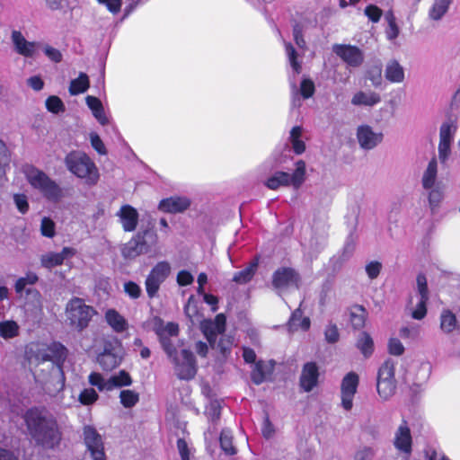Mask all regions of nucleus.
<instances>
[{"label": "nucleus", "instance_id": "nucleus-52", "mask_svg": "<svg viewBox=\"0 0 460 460\" xmlns=\"http://www.w3.org/2000/svg\"><path fill=\"white\" fill-rule=\"evenodd\" d=\"M220 413V402L217 400L210 401L205 410V414L207 415L208 419L212 422H216L219 419Z\"/></svg>", "mask_w": 460, "mask_h": 460}, {"label": "nucleus", "instance_id": "nucleus-31", "mask_svg": "<svg viewBox=\"0 0 460 460\" xmlns=\"http://www.w3.org/2000/svg\"><path fill=\"white\" fill-rule=\"evenodd\" d=\"M458 321L456 314L449 309L444 308L439 315L440 330L447 334L452 333L458 328Z\"/></svg>", "mask_w": 460, "mask_h": 460}, {"label": "nucleus", "instance_id": "nucleus-37", "mask_svg": "<svg viewBox=\"0 0 460 460\" xmlns=\"http://www.w3.org/2000/svg\"><path fill=\"white\" fill-rule=\"evenodd\" d=\"M89 86L90 81L88 75L81 72L77 78L71 81L68 91L71 95H77L85 93Z\"/></svg>", "mask_w": 460, "mask_h": 460}, {"label": "nucleus", "instance_id": "nucleus-10", "mask_svg": "<svg viewBox=\"0 0 460 460\" xmlns=\"http://www.w3.org/2000/svg\"><path fill=\"white\" fill-rule=\"evenodd\" d=\"M417 294L410 300L411 317L421 320L427 314V302L429 300L428 281L424 274L420 273L416 279Z\"/></svg>", "mask_w": 460, "mask_h": 460}, {"label": "nucleus", "instance_id": "nucleus-14", "mask_svg": "<svg viewBox=\"0 0 460 460\" xmlns=\"http://www.w3.org/2000/svg\"><path fill=\"white\" fill-rule=\"evenodd\" d=\"M299 280V275L291 268H280L272 276V285L279 295L288 289H297Z\"/></svg>", "mask_w": 460, "mask_h": 460}, {"label": "nucleus", "instance_id": "nucleus-59", "mask_svg": "<svg viewBox=\"0 0 460 460\" xmlns=\"http://www.w3.org/2000/svg\"><path fill=\"white\" fill-rule=\"evenodd\" d=\"M375 450L370 447H362L357 450L353 460H372L375 456Z\"/></svg>", "mask_w": 460, "mask_h": 460}, {"label": "nucleus", "instance_id": "nucleus-63", "mask_svg": "<svg viewBox=\"0 0 460 460\" xmlns=\"http://www.w3.org/2000/svg\"><path fill=\"white\" fill-rule=\"evenodd\" d=\"M124 290L131 298L134 299L138 298L141 295L140 287L133 281L126 282L124 284Z\"/></svg>", "mask_w": 460, "mask_h": 460}, {"label": "nucleus", "instance_id": "nucleus-26", "mask_svg": "<svg viewBox=\"0 0 460 460\" xmlns=\"http://www.w3.org/2000/svg\"><path fill=\"white\" fill-rule=\"evenodd\" d=\"M319 371L315 363L308 362L305 364L301 376L300 385L305 392H310L318 383Z\"/></svg>", "mask_w": 460, "mask_h": 460}, {"label": "nucleus", "instance_id": "nucleus-24", "mask_svg": "<svg viewBox=\"0 0 460 460\" xmlns=\"http://www.w3.org/2000/svg\"><path fill=\"white\" fill-rule=\"evenodd\" d=\"M291 92L293 107H300L301 100L299 95H301L304 99L311 98L315 92L314 83L309 78H303L300 83L299 89H297L296 84H291Z\"/></svg>", "mask_w": 460, "mask_h": 460}, {"label": "nucleus", "instance_id": "nucleus-4", "mask_svg": "<svg viewBox=\"0 0 460 460\" xmlns=\"http://www.w3.org/2000/svg\"><path fill=\"white\" fill-rule=\"evenodd\" d=\"M66 169L77 178L83 179L88 185H95L100 178L99 170L94 162L82 151H72L65 157Z\"/></svg>", "mask_w": 460, "mask_h": 460}, {"label": "nucleus", "instance_id": "nucleus-6", "mask_svg": "<svg viewBox=\"0 0 460 460\" xmlns=\"http://www.w3.org/2000/svg\"><path fill=\"white\" fill-rule=\"evenodd\" d=\"M226 322V316L219 314L214 320H205L201 323V330L210 346L218 349L224 356L230 352L233 345L232 338L223 335Z\"/></svg>", "mask_w": 460, "mask_h": 460}, {"label": "nucleus", "instance_id": "nucleus-1", "mask_svg": "<svg viewBox=\"0 0 460 460\" xmlns=\"http://www.w3.org/2000/svg\"><path fill=\"white\" fill-rule=\"evenodd\" d=\"M67 349L60 342L43 345L35 351L37 365L34 370L35 380L45 389L60 392L65 387L66 377L63 365L67 358Z\"/></svg>", "mask_w": 460, "mask_h": 460}, {"label": "nucleus", "instance_id": "nucleus-48", "mask_svg": "<svg viewBox=\"0 0 460 460\" xmlns=\"http://www.w3.org/2000/svg\"><path fill=\"white\" fill-rule=\"evenodd\" d=\"M367 79L371 82L374 87H379L382 84V66L380 63L370 66L366 74Z\"/></svg>", "mask_w": 460, "mask_h": 460}, {"label": "nucleus", "instance_id": "nucleus-3", "mask_svg": "<svg viewBox=\"0 0 460 460\" xmlns=\"http://www.w3.org/2000/svg\"><path fill=\"white\" fill-rule=\"evenodd\" d=\"M420 185L425 193L427 207L431 216H436L446 199L447 186L438 181V159L433 157L428 163L420 177Z\"/></svg>", "mask_w": 460, "mask_h": 460}, {"label": "nucleus", "instance_id": "nucleus-60", "mask_svg": "<svg viewBox=\"0 0 460 460\" xmlns=\"http://www.w3.org/2000/svg\"><path fill=\"white\" fill-rule=\"evenodd\" d=\"M13 201L17 209L22 213L25 214L29 210V203L26 195L24 194H14Z\"/></svg>", "mask_w": 460, "mask_h": 460}, {"label": "nucleus", "instance_id": "nucleus-34", "mask_svg": "<svg viewBox=\"0 0 460 460\" xmlns=\"http://www.w3.org/2000/svg\"><path fill=\"white\" fill-rule=\"evenodd\" d=\"M310 327V320L308 317H302V312L300 308L295 310L288 321V330L293 332L298 331H307Z\"/></svg>", "mask_w": 460, "mask_h": 460}, {"label": "nucleus", "instance_id": "nucleus-2", "mask_svg": "<svg viewBox=\"0 0 460 460\" xmlns=\"http://www.w3.org/2000/svg\"><path fill=\"white\" fill-rule=\"evenodd\" d=\"M29 434L36 444L44 448L54 449L62 440V432L56 418L45 408L34 407L24 414Z\"/></svg>", "mask_w": 460, "mask_h": 460}, {"label": "nucleus", "instance_id": "nucleus-36", "mask_svg": "<svg viewBox=\"0 0 460 460\" xmlns=\"http://www.w3.org/2000/svg\"><path fill=\"white\" fill-rule=\"evenodd\" d=\"M303 128L300 126H295L289 132L288 140L291 143L293 151L296 155H301L305 151V144L302 140Z\"/></svg>", "mask_w": 460, "mask_h": 460}, {"label": "nucleus", "instance_id": "nucleus-57", "mask_svg": "<svg viewBox=\"0 0 460 460\" xmlns=\"http://www.w3.org/2000/svg\"><path fill=\"white\" fill-rule=\"evenodd\" d=\"M40 233L48 238L54 237L56 234V226L54 221L49 217H43L40 224Z\"/></svg>", "mask_w": 460, "mask_h": 460}, {"label": "nucleus", "instance_id": "nucleus-45", "mask_svg": "<svg viewBox=\"0 0 460 460\" xmlns=\"http://www.w3.org/2000/svg\"><path fill=\"white\" fill-rule=\"evenodd\" d=\"M11 160L10 151L5 143L0 139V182L5 176L6 169L9 167Z\"/></svg>", "mask_w": 460, "mask_h": 460}, {"label": "nucleus", "instance_id": "nucleus-35", "mask_svg": "<svg viewBox=\"0 0 460 460\" xmlns=\"http://www.w3.org/2000/svg\"><path fill=\"white\" fill-rule=\"evenodd\" d=\"M452 0H434L429 9V18L432 21H439L448 11Z\"/></svg>", "mask_w": 460, "mask_h": 460}, {"label": "nucleus", "instance_id": "nucleus-27", "mask_svg": "<svg viewBox=\"0 0 460 460\" xmlns=\"http://www.w3.org/2000/svg\"><path fill=\"white\" fill-rule=\"evenodd\" d=\"M381 96L374 91H358L351 98V104L357 107H374L380 103Z\"/></svg>", "mask_w": 460, "mask_h": 460}, {"label": "nucleus", "instance_id": "nucleus-46", "mask_svg": "<svg viewBox=\"0 0 460 460\" xmlns=\"http://www.w3.org/2000/svg\"><path fill=\"white\" fill-rule=\"evenodd\" d=\"M367 312L363 306L357 305L350 312V323L355 329H360L365 325Z\"/></svg>", "mask_w": 460, "mask_h": 460}, {"label": "nucleus", "instance_id": "nucleus-47", "mask_svg": "<svg viewBox=\"0 0 460 460\" xmlns=\"http://www.w3.org/2000/svg\"><path fill=\"white\" fill-rule=\"evenodd\" d=\"M111 390L118 387L129 386L132 384V378L128 372L120 370L118 374L110 376Z\"/></svg>", "mask_w": 460, "mask_h": 460}, {"label": "nucleus", "instance_id": "nucleus-30", "mask_svg": "<svg viewBox=\"0 0 460 460\" xmlns=\"http://www.w3.org/2000/svg\"><path fill=\"white\" fill-rule=\"evenodd\" d=\"M273 370V365L270 362L258 361L255 363L251 374L252 380L256 385H261Z\"/></svg>", "mask_w": 460, "mask_h": 460}, {"label": "nucleus", "instance_id": "nucleus-38", "mask_svg": "<svg viewBox=\"0 0 460 460\" xmlns=\"http://www.w3.org/2000/svg\"><path fill=\"white\" fill-rule=\"evenodd\" d=\"M25 300V305L34 310H41L42 296L39 290L34 288H28L26 293L22 296Z\"/></svg>", "mask_w": 460, "mask_h": 460}, {"label": "nucleus", "instance_id": "nucleus-42", "mask_svg": "<svg viewBox=\"0 0 460 460\" xmlns=\"http://www.w3.org/2000/svg\"><path fill=\"white\" fill-rule=\"evenodd\" d=\"M356 346L366 358L370 357L374 351V341L365 332L359 334Z\"/></svg>", "mask_w": 460, "mask_h": 460}, {"label": "nucleus", "instance_id": "nucleus-55", "mask_svg": "<svg viewBox=\"0 0 460 460\" xmlns=\"http://www.w3.org/2000/svg\"><path fill=\"white\" fill-rule=\"evenodd\" d=\"M220 446L222 450L229 456L236 453V450L232 443V436L227 431H222L220 435Z\"/></svg>", "mask_w": 460, "mask_h": 460}, {"label": "nucleus", "instance_id": "nucleus-53", "mask_svg": "<svg viewBox=\"0 0 460 460\" xmlns=\"http://www.w3.org/2000/svg\"><path fill=\"white\" fill-rule=\"evenodd\" d=\"M98 398L99 395L93 388H85L80 393L78 401L81 404L88 406L93 404Z\"/></svg>", "mask_w": 460, "mask_h": 460}, {"label": "nucleus", "instance_id": "nucleus-61", "mask_svg": "<svg viewBox=\"0 0 460 460\" xmlns=\"http://www.w3.org/2000/svg\"><path fill=\"white\" fill-rule=\"evenodd\" d=\"M303 30L304 28L300 23H296L293 27L294 40L300 49L305 48V40L303 36Z\"/></svg>", "mask_w": 460, "mask_h": 460}, {"label": "nucleus", "instance_id": "nucleus-28", "mask_svg": "<svg viewBox=\"0 0 460 460\" xmlns=\"http://www.w3.org/2000/svg\"><path fill=\"white\" fill-rule=\"evenodd\" d=\"M105 320L109 326L117 333H121L128 329L126 318L115 309H108L105 313Z\"/></svg>", "mask_w": 460, "mask_h": 460}, {"label": "nucleus", "instance_id": "nucleus-29", "mask_svg": "<svg viewBox=\"0 0 460 460\" xmlns=\"http://www.w3.org/2000/svg\"><path fill=\"white\" fill-rule=\"evenodd\" d=\"M385 76L390 83L401 84L405 79L404 68L397 60H390L385 66Z\"/></svg>", "mask_w": 460, "mask_h": 460}, {"label": "nucleus", "instance_id": "nucleus-54", "mask_svg": "<svg viewBox=\"0 0 460 460\" xmlns=\"http://www.w3.org/2000/svg\"><path fill=\"white\" fill-rule=\"evenodd\" d=\"M46 108L49 112L54 114H58L59 112H63L65 111V105L62 100L55 95L49 96L46 100Z\"/></svg>", "mask_w": 460, "mask_h": 460}, {"label": "nucleus", "instance_id": "nucleus-44", "mask_svg": "<svg viewBox=\"0 0 460 460\" xmlns=\"http://www.w3.org/2000/svg\"><path fill=\"white\" fill-rule=\"evenodd\" d=\"M88 381L91 385L97 387L100 392L111 391L110 377L105 379L100 373H91Z\"/></svg>", "mask_w": 460, "mask_h": 460}, {"label": "nucleus", "instance_id": "nucleus-23", "mask_svg": "<svg viewBox=\"0 0 460 460\" xmlns=\"http://www.w3.org/2000/svg\"><path fill=\"white\" fill-rule=\"evenodd\" d=\"M178 332V325L174 323H167L156 328V334L165 352L176 348L173 340L177 338Z\"/></svg>", "mask_w": 460, "mask_h": 460}, {"label": "nucleus", "instance_id": "nucleus-11", "mask_svg": "<svg viewBox=\"0 0 460 460\" xmlns=\"http://www.w3.org/2000/svg\"><path fill=\"white\" fill-rule=\"evenodd\" d=\"M171 272V264L166 261H159L152 268L145 281L146 294L150 298L157 295L161 285L170 276Z\"/></svg>", "mask_w": 460, "mask_h": 460}, {"label": "nucleus", "instance_id": "nucleus-64", "mask_svg": "<svg viewBox=\"0 0 460 460\" xmlns=\"http://www.w3.org/2000/svg\"><path fill=\"white\" fill-rule=\"evenodd\" d=\"M365 14L373 22H377L382 15V10L376 5H367L365 9Z\"/></svg>", "mask_w": 460, "mask_h": 460}, {"label": "nucleus", "instance_id": "nucleus-21", "mask_svg": "<svg viewBox=\"0 0 460 460\" xmlns=\"http://www.w3.org/2000/svg\"><path fill=\"white\" fill-rule=\"evenodd\" d=\"M11 40L14 50L25 58H32L39 46L38 42L28 41L20 31H13Z\"/></svg>", "mask_w": 460, "mask_h": 460}, {"label": "nucleus", "instance_id": "nucleus-13", "mask_svg": "<svg viewBox=\"0 0 460 460\" xmlns=\"http://www.w3.org/2000/svg\"><path fill=\"white\" fill-rule=\"evenodd\" d=\"M83 436L84 445L92 459L106 460L102 437L98 433L96 429L90 425L84 426Z\"/></svg>", "mask_w": 460, "mask_h": 460}, {"label": "nucleus", "instance_id": "nucleus-15", "mask_svg": "<svg viewBox=\"0 0 460 460\" xmlns=\"http://www.w3.org/2000/svg\"><path fill=\"white\" fill-rule=\"evenodd\" d=\"M359 377L355 372L348 373L341 380V406L344 410L349 411L353 406V398L357 393Z\"/></svg>", "mask_w": 460, "mask_h": 460}, {"label": "nucleus", "instance_id": "nucleus-20", "mask_svg": "<svg viewBox=\"0 0 460 460\" xmlns=\"http://www.w3.org/2000/svg\"><path fill=\"white\" fill-rule=\"evenodd\" d=\"M75 253V249L72 247H64L60 252H46L40 256V265L45 269L51 270L62 265L66 260L72 258Z\"/></svg>", "mask_w": 460, "mask_h": 460}, {"label": "nucleus", "instance_id": "nucleus-39", "mask_svg": "<svg viewBox=\"0 0 460 460\" xmlns=\"http://www.w3.org/2000/svg\"><path fill=\"white\" fill-rule=\"evenodd\" d=\"M20 326L13 320L0 322V337L4 340H10L19 335Z\"/></svg>", "mask_w": 460, "mask_h": 460}, {"label": "nucleus", "instance_id": "nucleus-43", "mask_svg": "<svg viewBox=\"0 0 460 460\" xmlns=\"http://www.w3.org/2000/svg\"><path fill=\"white\" fill-rule=\"evenodd\" d=\"M257 267L258 261L254 260L244 270L235 273L233 277V280L238 284H245L249 282L254 276Z\"/></svg>", "mask_w": 460, "mask_h": 460}, {"label": "nucleus", "instance_id": "nucleus-19", "mask_svg": "<svg viewBox=\"0 0 460 460\" xmlns=\"http://www.w3.org/2000/svg\"><path fill=\"white\" fill-rule=\"evenodd\" d=\"M357 139L362 149L371 150L382 142L383 134L368 125H361L357 128Z\"/></svg>", "mask_w": 460, "mask_h": 460}, {"label": "nucleus", "instance_id": "nucleus-56", "mask_svg": "<svg viewBox=\"0 0 460 460\" xmlns=\"http://www.w3.org/2000/svg\"><path fill=\"white\" fill-rule=\"evenodd\" d=\"M399 335L401 338L407 340H415L420 336V326L417 324H410L402 326L399 330Z\"/></svg>", "mask_w": 460, "mask_h": 460}, {"label": "nucleus", "instance_id": "nucleus-16", "mask_svg": "<svg viewBox=\"0 0 460 460\" xmlns=\"http://www.w3.org/2000/svg\"><path fill=\"white\" fill-rule=\"evenodd\" d=\"M393 444L408 459L412 451V438L411 429L405 420L394 431Z\"/></svg>", "mask_w": 460, "mask_h": 460}, {"label": "nucleus", "instance_id": "nucleus-41", "mask_svg": "<svg viewBox=\"0 0 460 460\" xmlns=\"http://www.w3.org/2000/svg\"><path fill=\"white\" fill-rule=\"evenodd\" d=\"M290 174L285 172H276L265 182V185L270 190H277L280 186H288Z\"/></svg>", "mask_w": 460, "mask_h": 460}, {"label": "nucleus", "instance_id": "nucleus-25", "mask_svg": "<svg viewBox=\"0 0 460 460\" xmlns=\"http://www.w3.org/2000/svg\"><path fill=\"white\" fill-rule=\"evenodd\" d=\"M190 206V201L186 197H170L160 201L158 208L165 213H181Z\"/></svg>", "mask_w": 460, "mask_h": 460}, {"label": "nucleus", "instance_id": "nucleus-8", "mask_svg": "<svg viewBox=\"0 0 460 460\" xmlns=\"http://www.w3.org/2000/svg\"><path fill=\"white\" fill-rule=\"evenodd\" d=\"M173 364V368L176 376L180 379L190 380L192 379L197 373V366L193 354L186 349L177 348L165 352Z\"/></svg>", "mask_w": 460, "mask_h": 460}, {"label": "nucleus", "instance_id": "nucleus-9", "mask_svg": "<svg viewBox=\"0 0 460 460\" xmlns=\"http://www.w3.org/2000/svg\"><path fill=\"white\" fill-rule=\"evenodd\" d=\"M394 371L395 363L390 358L386 359L378 369L376 390L379 396L384 400L389 399L395 393L396 381Z\"/></svg>", "mask_w": 460, "mask_h": 460}, {"label": "nucleus", "instance_id": "nucleus-62", "mask_svg": "<svg viewBox=\"0 0 460 460\" xmlns=\"http://www.w3.org/2000/svg\"><path fill=\"white\" fill-rule=\"evenodd\" d=\"M382 269V264L379 261H373L366 265V272L370 279L377 278Z\"/></svg>", "mask_w": 460, "mask_h": 460}, {"label": "nucleus", "instance_id": "nucleus-50", "mask_svg": "<svg viewBox=\"0 0 460 460\" xmlns=\"http://www.w3.org/2000/svg\"><path fill=\"white\" fill-rule=\"evenodd\" d=\"M119 399L125 408H132L138 402L139 394L134 390L126 389L120 392Z\"/></svg>", "mask_w": 460, "mask_h": 460}, {"label": "nucleus", "instance_id": "nucleus-40", "mask_svg": "<svg viewBox=\"0 0 460 460\" xmlns=\"http://www.w3.org/2000/svg\"><path fill=\"white\" fill-rule=\"evenodd\" d=\"M305 179V163L299 160L296 163V170L290 174L289 185H292L296 190L299 189L304 183Z\"/></svg>", "mask_w": 460, "mask_h": 460}, {"label": "nucleus", "instance_id": "nucleus-33", "mask_svg": "<svg viewBox=\"0 0 460 460\" xmlns=\"http://www.w3.org/2000/svg\"><path fill=\"white\" fill-rule=\"evenodd\" d=\"M86 104L92 111L94 118L102 124L106 125L108 123V118L105 115L104 109L102 102L93 96H87Z\"/></svg>", "mask_w": 460, "mask_h": 460}, {"label": "nucleus", "instance_id": "nucleus-49", "mask_svg": "<svg viewBox=\"0 0 460 460\" xmlns=\"http://www.w3.org/2000/svg\"><path fill=\"white\" fill-rule=\"evenodd\" d=\"M141 254L142 251L139 248L138 239H136L135 236L122 248V255L126 259H134Z\"/></svg>", "mask_w": 460, "mask_h": 460}, {"label": "nucleus", "instance_id": "nucleus-22", "mask_svg": "<svg viewBox=\"0 0 460 460\" xmlns=\"http://www.w3.org/2000/svg\"><path fill=\"white\" fill-rule=\"evenodd\" d=\"M119 222L125 232H133L138 224V212L130 205H123L116 213Z\"/></svg>", "mask_w": 460, "mask_h": 460}, {"label": "nucleus", "instance_id": "nucleus-17", "mask_svg": "<svg viewBox=\"0 0 460 460\" xmlns=\"http://www.w3.org/2000/svg\"><path fill=\"white\" fill-rule=\"evenodd\" d=\"M123 352L120 344L113 346L106 344L104 350L99 354L97 361L100 366L106 371H110L117 367L122 360Z\"/></svg>", "mask_w": 460, "mask_h": 460}, {"label": "nucleus", "instance_id": "nucleus-18", "mask_svg": "<svg viewBox=\"0 0 460 460\" xmlns=\"http://www.w3.org/2000/svg\"><path fill=\"white\" fill-rule=\"evenodd\" d=\"M332 51L349 66L358 67L363 63V52L356 46L335 44Z\"/></svg>", "mask_w": 460, "mask_h": 460}, {"label": "nucleus", "instance_id": "nucleus-5", "mask_svg": "<svg viewBox=\"0 0 460 460\" xmlns=\"http://www.w3.org/2000/svg\"><path fill=\"white\" fill-rule=\"evenodd\" d=\"M23 172L31 186L39 190L48 200L56 203L65 197L63 189L43 171L32 165H26Z\"/></svg>", "mask_w": 460, "mask_h": 460}, {"label": "nucleus", "instance_id": "nucleus-58", "mask_svg": "<svg viewBox=\"0 0 460 460\" xmlns=\"http://www.w3.org/2000/svg\"><path fill=\"white\" fill-rule=\"evenodd\" d=\"M388 352L393 356H402L404 353V346L398 338H390L388 341Z\"/></svg>", "mask_w": 460, "mask_h": 460}, {"label": "nucleus", "instance_id": "nucleus-32", "mask_svg": "<svg viewBox=\"0 0 460 460\" xmlns=\"http://www.w3.org/2000/svg\"><path fill=\"white\" fill-rule=\"evenodd\" d=\"M136 239H138L139 248L142 251V254L149 253L153 250V246L156 243L157 236L154 233L146 230L139 232L135 235Z\"/></svg>", "mask_w": 460, "mask_h": 460}, {"label": "nucleus", "instance_id": "nucleus-7", "mask_svg": "<svg viewBox=\"0 0 460 460\" xmlns=\"http://www.w3.org/2000/svg\"><path fill=\"white\" fill-rule=\"evenodd\" d=\"M94 314L95 310L79 297H73L66 306V319L77 331L86 328Z\"/></svg>", "mask_w": 460, "mask_h": 460}, {"label": "nucleus", "instance_id": "nucleus-12", "mask_svg": "<svg viewBox=\"0 0 460 460\" xmlns=\"http://www.w3.org/2000/svg\"><path fill=\"white\" fill-rule=\"evenodd\" d=\"M456 129V124L452 120H447L440 126L438 155L441 164H446L450 157L451 146L454 141Z\"/></svg>", "mask_w": 460, "mask_h": 460}, {"label": "nucleus", "instance_id": "nucleus-51", "mask_svg": "<svg viewBox=\"0 0 460 460\" xmlns=\"http://www.w3.org/2000/svg\"><path fill=\"white\" fill-rule=\"evenodd\" d=\"M286 54L295 74L301 72V64L296 59V51L291 43H285Z\"/></svg>", "mask_w": 460, "mask_h": 460}]
</instances>
